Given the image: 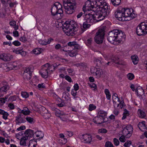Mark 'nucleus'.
<instances>
[{
  "mask_svg": "<svg viewBox=\"0 0 147 147\" xmlns=\"http://www.w3.org/2000/svg\"><path fill=\"white\" fill-rule=\"evenodd\" d=\"M145 122L143 121L140 122L138 125V127L142 131H144L146 130V127L145 124Z\"/></svg>",
  "mask_w": 147,
  "mask_h": 147,
  "instance_id": "nucleus-21",
  "label": "nucleus"
},
{
  "mask_svg": "<svg viewBox=\"0 0 147 147\" xmlns=\"http://www.w3.org/2000/svg\"><path fill=\"white\" fill-rule=\"evenodd\" d=\"M85 19L87 22L93 23L96 22L94 15L90 13L86 14L85 17Z\"/></svg>",
  "mask_w": 147,
  "mask_h": 147,
  "instance_id": "nucleus-17",
  "label": "nucleus"
},
{
  "mask_svg": "<svg viewBox=\"0 0 147 147\" xmlns=\"http://www.w3.org/2000/svg\"><path fill=\"white\" fill-rule=\"evenodd\" d=\"M65 79L69 82H71L72 80L71 78L68 76L66 75L65 76Z\"/></svg>",
  "mask_w": 147,
  "mask_h": 147,
  "instance_id": "nucleus-64",
  "label": "nucleus"
},
{
  "mask_svg": "<svg viewBox=\"0 0 147 147\" xmlns=\"http://www.w3.org/2000/svg\"><path fill=\"white\" fill-rule=\"evenodd\" d=\"M66 116L65 114H63L62 115H61L60 116V118L61 120L64 121H67V119L65 117Z\"/></svg>",
  "mask_w": 147,
  "mask_h": 147,
  "instance_id": "nucleus-42",
  "label": "nucleus"
},
{
  "mask_svg": "<svg viewBox=\"0 0 147 147\" xmlns=\"http://www.w3.org/2000/svg\"><path fill=\"white\" fill-rule=\"evenodd\" d=\"M68 54L71 57H74L76 56L78 54V51L77 50H72V51H67Z\"/></svg>",
  "mask_w": 147,
  "mask_h": 147,
  "instance_id": "nucleus-24",
  "label": "nucleus"
},
{
  "mask_svg": "<svg viewBox=\"0 0 147 147\" xmlns=\"http://www.w3.org/2000/svg\"><path fill=\"white\" fill-rule=\"evenodd\" d=\"M92 41V40L91 38L88 39L87 40V42H86L87 45L88 46L90 45L91 44Z\"/></svg>",
  "mask_w": 147,
  "mask_h": 147,
  "instance_id": "nucleus-62",
  "label": "nucleus"
},
{
  "mask_svg": "<svg viewBox=\"0 0 147 147\" xmlns=\"http://www.w3.org/2000/svg\"><path fill=\"white\" fill-rule=\"evenodd\" d=\"M85 7L86 10H89L95 8V0H88L86 1L83 7Z\"/></svg>",
  "mask_w": 147,
  "mask_h": 147,
  "instance_id": "nucleus-13",
  "label": "nucleus"
},
{
  "mask_svg": "<svg viewBox=\"0 0 147 147\" xmlns=\"http://www.w3.org/2000/svg\"><path fill=\"white\" fill-rule=\"evenodd\" d=\"M122 11V8L120 10H117L115 13V17L119 21H126L127 20L125 19V17L123 15L124 14L123 12Z\"/></svg>",
  "mask_w": 147,
  "mask_h": 147,
  "instance_id": "nucleus-12",
  "label": "nucleus"
},
{
  "mask_svg": "<svg viewBox=\"0 0 147 147\" xmlns=\"http://www.w3.org/2000/svg\"><path fill=\"white\" fill-rule=\"evenodd\" d=\"M88 22H84L83 24V26L84 28L86 29L89 28L90 26V24H87Z\"/></svg>",
  "mask_w": 147,
  "mask_h": 147,
  "instance_id": "nucleus-45",
  "label": "nucleus"
},
{
  "mask_svg": "<svg viewBox=\"0 0 147 147\" xmlns=\"http://www.w3.org/2000/svg\"><path fill=\"white\" fill-rule=\"evenodd\" d=\"M49 66V63H47L42 66L41 69L39 72L42 77L47 78L48 76V70L52 71V70L51 69Z\"/></svg>",
  "mask_w": 147,
  "mask_h": 147,
  "instance_id": "nucleus-9",
  "label": "nucleus"
},
{
  "mask_svg": "<svg viewBox=\"0 0 147 147\" xmlns=\"http://www.w3.org/2000/svg\"><path fill=\"white\" fill-rule=\"evenodd\" d=\"M49 67L50 68L51 67H53V70H55L56 67L59 65V64L57 65L56 63H54L53 65H50V64L49 63Z\"/></svg>",
  "mask_w": 147,
  "mask_h": 147,
  "instance_id": "nucleus-51",
  "label": "nucleus"
},
{
  "mask_svg": "<svg viewBox=\"0 0 147 147\" xmlns=\"http://www.w3.org/2000/svg\"><path fill=\"white\" fill-rule=\"evenodd\" d=\"M96 108V106L92 104H90L89 105L88 110L90 111H91L94 110Z\"/></svg>",
  "mask_w": 147,
  "mask_h": 147,
  "instance_id": "nucleus-40",
  "label": "nucleus"
},
{
  "mask_svg": "<svg viewBox=\"0 0 147 147\" xmlns=\"http://www.w3.org/2000/svg\"><path fill=\"white\" fill-rule=\"evenodd\" d=\"M9 63L8 64H3V65H2V68L4 70H5L6 71H7L9 70H11V69H10V68H9Z\"/></svg>",
  "mask_w": 147,
  "mask_h": 147,
  "instance_id": "nucleus-36",
  "label": "nucleus"
},
{
  "mask_svg": "<svg viewBox=\"0 0 147 147\" xmlns=\"http://www.w3.org/2000/svg\"><path fill=\"white\" fill-rule=\"evenodd\" d=\"M76 42H70L68 43L67 45L70 47H73L74 45H75V44L76 43Z\"/></svg>",
  "mask_w": 147,
  "mask_h": 147,
  "instance_id": "nucleus-54",
  "label": "nucleus"
},
{
  "mask_svg": "<svg viewBox=\"0 0 147 147\" xmlns=\"http://www.w3.org/2000/svg\"><path fill=\"white\" fill-rule=\"evenodd\" d=\"M133 131L132 126L131 125H128L123 128L122 133L123 135L126 138H129L131 136Z\"/></svg>",
  "mask_w": 147,
  "mask_h": 147,
  "instance_id": "nucleus-10",
  "label": "nucleus"
},
{
  "mask_svg": "<svg viewBox=\"0 0 147 147\" xmlns=\"http://www.w3.org/2000/svg\"><path fill=\"white\" fill-rule=\"evenodd\" d=\"M96 64L97 66L100 67L101 66V65L102 64L101 62V61L99 59H96Z\"/></svg>",
  "mask_w": 147,
  "mask_h": 147,
  "instance_id": "nucleus-55",
  "label": "nucleus"
},
{
  "mask_svg": "<svg viewBox=\"0 0 147 147\" xmlns=\"http://www.w3.org/2000/svg\"><path fill=\"white\" fill-rule=\"evenodd\" d=\"M122 8V11L123 12V15L125 17V19L127 17H130L131 18H135L136 15L133 12V10L132 9H125Z\"/></svg>",
  "mask_w": 147,
  "mask_h": 147,
  "instance_id": "nucleus-11",
  "label": "nucleus"
},
{
  "mask_svg": "<svg viewBox=\"0 0 147 147\" xmlns=\"http://www.w3.org/2000/svg\"><path fill=\"white\" fill-rule=\"evenodd\" d=\"M13 36L15 37H18L19 36V32L16 30H15V31H14L13 32Z\"/></svg>",
  "mask_w": 147,
  "mask_h": 147,
  "instance_id": "nucleus-63",
  "label": "nucleus"
},
{
  "mask_svg": "<svg viewBox=\"0 0 147 147\" xmlns=\"http://www.w3.org/2000/svg\"><path fill=\"white\" fill-rule=\"evenodd\" d=\"M136 32L138 36H144L147 34V22H141L137 27Z\"/></svg>",
  "mask_w": 147,
  "mask_h": 147,
  "instance_id": "nucleus-5",
  "label": "nucleus"
},
{
  "mask_svg": "<svg viewBox=\"0 0 147 147\" xmlns=\"http://www.w3.org/2000/svg\"><path fill=\"white\" fill-rule=\"evenodd\" d=\"M114 143L115 145L117 146L119 145V142L118 140L116 138H114L113 139Z\"/></svg>",
  "mask_w": 147,
  "mask_h": 147,
  "instance_id": "nucleus-53",
  "label": "nucleus"
},
{
  "mask_svg": "<svg viewBox=\"0 0 147 147\" xmlns=\"http://www.w3.org/2000/svg\"><path fill=\"white\" fill-rule=\"evenodd\" d=\"M97 69L94 67H93L91 68L90 71L91 73L93 74V75H94Z\"/></svg>",
  "mask_w": 147,
  "mask_h": 147,
  "instance_id": "nucleus-46",
  "label": "nucleus"
},
{
  "mask_svg": "<svg viewBox=\"0 0 147 147\" xmlns=\"http://www.w3.org/2000/svg\"><path fill=\"white\" fill-rule=\"evenodd\" d=\"M127 77L129 80H131L134 78V76L133 74L130 73L127 74Z\"/></svg>",
  "mask_w": 147,
  "mask_h": 147,
  "instance_id": "nucleus-41",
  "label": "nucleus"
},
{
  "mask_svg": "<svg viewBox=\"0 0 147 147\" xmlns=\"http://www.w3.org/2000/svg\"><path fill=\"white\" fill-rule=\"evenodd\" d=\"M91 136L88 134H85L82 135L81 140L82 142L85 143H89L92 140Z\"/></svg>",
  "mask_w": 147,
  "mask_h": 147,
  "instance_id": "nucleus-14",
  "label": "nucleus"
},
{
  "mask_svg": "<svg viewBox=\"0 0 147 147\" xmlns=\"http://www.w3.org/2000/svg\"><path fill=\"white\" fill-rule=\"evenodd\" d=\"M125 136L123 135L121 136L120 137L119 140L121 142H125L126 140L125 138Z\"/></svg>",
  "mask_w": 147,
  "mask_h": 147,
  "instance_id": "nucleus-48",
  "label": "nucleus"
},
{
  "mask_svg": "<svg viewBox=\"0 0 147 147\" xmlns=\"http://www.w3.org/2000/svg\"><path fill=\"white\" fill-rule=\"evenodd\" d=\"M107 7H105V9H98L97 8V11L94 14V16L96 22L101 21L104 19L105 17L109 13V11L106 10Z\"/></svg>",
  "mask_w": 147,
  "mask_h": 147,
  "instance_id": "nucleus-4",
  "label": "nucleus"
},
{
  "mask_svg": "<svg viewBox=\"0 0 147 147\" xmlns=\"http://www.w3.org/2000/svg\"><path fill=\"white\" fill-rule=\"evenodd\" d=\"M62 5L58 2L55 3L51 8V15L57 20L61 18L63 16V11Z\"/></svg>",
  "mask_w": 147,
  "mask_h": 147,
  "instance_id": "nucleus-2",
  "label": "nucleus"
},
{
  "mask_svg": "<svg viewBox=\"0 0 147 147\" xmlns=\"http://www.w3.org/2000/svg\"><path fill=\"white\" fill-rule=\"evenodd\" d=\"M65 134L69 137H71L73 135V132L70 131H66L65 132Z\"/></svg>",
  "mask_w": 147,
  "mask_h": 147,
  "instance_id": "nucleus-58",
  "label": "nucleus"
},
{
  "mask_svg": "<svg viewBox=\"0 0 147 147\" xmlns=\"http://www.w3.org/2000/svg\"><path fill=\"white\" fill-rule=\"evenodd\" d=\"M125 35L121 31L115 30L110 32L107 36L108 40L113 43L114 42H120L125 41Z\"/></svg>",
  "mask_w": 147,
  "mask_h": 147,
  "instance_id": "nucleus-1",
  "label": "nucleus"
},
{
  "mask_svg": "<svg viewBox=\"0 0 147 147\" xmlns=\"http://www.w3.org/2000/svg\"><path fill=\"white\" fill-rule=\"evenodd\" d=\"M62 47L61 46V45L59 44H56L55 46V49L56 50H62Z\"/></svg>",
  "mask_w": 147,
  "mask_h": 147,
  "instance_id": "nucleus-49",
  "label": "nucleus"
},
{
  "mask_svg": "<svg viewBox=\"0 0 147 147\" xmlns=\"http://www.w3.org/2000/svg\"><path fill=\"white\" fill-rule=\"evenodd\" d=\"M26 122V121L24 119H23L22 117H21L19 119V121H17L18 123H16L18 124V123H24Z\"/></svg>",
  "mask_w": 147,
  "mask_h": 147,
  "instance_id": "nucleus-56",
  "label": "nucleus"
},
{
  "mask_svg": "<svg viewBox=\"0 0 147 147\" xmlns=\"http://www.w3.org/2000/svg\"><path fill=\"white\" fill-rule=\"evenodd\" d=\"M39 42L40 44L42 45H47V41L44 40H39Z\"/></svg>",
  "mask_w": 147,
  "mask_h": 147,
  "instance_id": "nucleus-61",
  "label": "nucleus"
},
{
  "mask_svg": "<svg viewBox=\"0 0 147 147\" xmlns=\"http://www.w3.org/2000/svg\"><path fill=\"white\" fill-rule=\"evenodd\" d=\"M74 48H73V49H74V50H76L77 49H78L80 48V47L79 45L77 44L76 42V43L75 44V45H74Z\"/></svg>",
  "mask_w": 147,
  "mask_h": 147,
  "instance_id": "nucleus-57",
  "label": "nucleus"
},
{
  "mask_svg": "<svg viewBox=\"0 0 147 147\" xmlns=\"http://www.w3.org/2000/svg\"><path fill=\"white\" fill-rule=\"evenodd\" d=\"M107 113L105 111L100 110L98 112V115L105 120Z\"/></svg>",
  "mask_w": 147,
  "mask_h": 147,
  "instance_id": "nucleus-25",
  "label": "nucleus"
},
{
  "mask_svg": "<svg viewBox=\"0 0 147 147\" xmlns=\"http://www.w3.org/2000/svg\"><path fill=\"white\" fill-rule=\"evenodd\" d=\"M20 110L21 111L20 112L18 111L19 113H22L24 115H28L30 114V111L26 107L24 108L23 110H21L20 109Z\"/></svg>",
  "mask_w": 147,
  "mask_h": 147,
  "instance_id": "nucleus-22",
  "label": "nucleus"
},
{
  "mask_svg": "<svg viewBox=\"0 0 147 147\" xmlns=\"http://www.w3.org/2000/svg\"><path fill=\"white\" fill-rule=\"evenodd\" d=\"M9 88V86L8 85H6L0 88V91L1 92H5L7 91Z\"/></svg>",
  "mask_w": 147,
  "mask_h": 147,
  "instance_id": "nucleus-32",
  "label": "nucleus"
},
{
  "mask_svg": "<svg viewBox=\"0 0 147 147\" xmlns=\"http://www.w3.org/2000/svg\"><path fill=\"white\" fill-rule=\"evenodd\" d=\"M102 74V69H98L96 72L94 76H96L97 78H100Z\"/></svg>",
  "mask_w": 147,
  "mask_h": 147,
  "instance_id": "nucleus-30",
  "label": "nucleus"
},
{
  "mask_svg": "<svg viewBox=\"0 0 147 147\" xmlns=\"http://www.w3.org/2000/svg\"><path fill=\"white\" fill-rule=\"evenodd\" d=\"M131 144V141H127L124 144V146L125 147H129Z\"/></svg>",
  "mask_w": 147,
  "mask_h": 147,
  "instance_id": "nucleus-44",
  "label": "nucleus"
},
{
  "mask_svg": "<svg viewBox=\"0 0 147 147\" xmlns=\"http://www.w3.org/2000/svg\"><path fill=\"white\" fill-rule=\"evenodd\" d=\"M25 136L22 138L20 140V143L21 145L26 146V141L28 139H30V138L33 137L34 135V131L30 129H28L24 132Z\"/></svg>",
  "mask_w": 147,
  "mask_h": 147,
  "instance_id": "nucleus-6",
  "label": "nucleus"
},
{
  "mask_svg": "<svg viewBox=\"0 0 147 147\" xmlns=\"http://www.w3.org/2000/svg\"><path fill=\"white\" fill-rule=\"evenodd\" d=\"M93 121L95 123L98 124H101L105 122L103 118L98 115L94 118Z\"/></svg>",
  "mask_w": 147,
  "mask_h": 147,
  "instance_id": "nucleus-18",
  "label": "nucleus"
},
{
  "mask_svg": "<svg viewBox=\"0 0 147 147\" xmlns=\"http://www.w3.org/2000/svg\"><path fill=\"white\" fill-rule=\"evenodd\" d=\"M9 68L11 70L15 68L18 65L17 62L16 61L11 62L9 63Z\"/></svg>",
  "mask_w": 147,
  "mask_h": 147,
  "instance_id": "nucleus-26",
  "label": "nucleus"
},
{
  "mask_svg": "<svg viewBox=\"0 0 147 147\" xmlns=\"http://www.w3.org/2000/svg\"><path fill=\"white\" fill-rule=\"evenodd\" d=\"M32 71L29 68H26L24 71L23 78L25 80H29L32 77Z\"/></svg>",
  "mask_w": 147,
  "mask_h": 147,
  "instance_id": "nucleus-16",
  "label": "nucleus"
},
{
  "mask_svg": "<svg viewBox=\"0 0 147 147\" xmlns=\"http://www.w3.org/2000/svg\"><path fill=\"white\" fill-rule=\"evenodd\" d=\"M0 59L5 61H9L10 60V55L4 53L0 54Z\"/></svg>",
  "mask_w": 147,
  "mask_h": 147,
  "instance_id": "nucleus-19",
  "label": "nucleus"
},
{
  "mask_svg": "<svg viewBox=\"0 0 147 147\" xmlns=\"http://www.w3.org/2000/svg\"><path fill=\"white\" fill-rule=\"evenodd\" d=\"M112 4L115 6H116L119 5L121 0H111Z\"/></svg>",
  "mask_w": 147,
  "mask_h": 147,
  "instance_id": "nucleus-34",
  "label": "nucleus"
},
{
  "mask_svg": "<svg viewBox=\"0 0 147 147\" xmlns=\"http://www.w3.org/2000/svg\"><path fill=\"white\" fill-rule=\"evenodd\" d=\"M12 44L16 46H18L21 45L20 42L18 40H15L13 41L12 42Z\"/></svg>",
  "mask_w": 147,
  "mask_h": 147,
  "instance_id": "nucleus-52",
  "label": "nucleus"
},
{
  "mask_svg": "<svg viewBox=\"0 0 147 147\" xmlns=\"http://www.w3.org/2000/svg\"><path fill=\"white\" fill-rule=\"evenodd\" d=\"M112 100L113 101L120 100L117 94L116 93H114L112 96Z\"/></svg>",
  "mask_w": 147,
  "mask_h": 147,
  "instance_id": "nucleus-38",
  "label": "nucleus"
},
{
  "mask_svg": "<svg viewBox=\"0 0 147 147\" xmlns=\"http://www.w3.org/2000/svg\"><path fill=\"white\" fill-rule=\"evenodd\" d=\"M104 34V30L103 29H99L96 33V35L94 38L95 42L98 44L102 43Z\"/></svg>",
  "mask_w": 147,
  "mask_h": 147,
  "instance_id": "nucleus-8",
  "label": "nucleus"
},
{
  "mask_svg": "<svg viewBox=\"0 0 147 147\" xmlns=\"http://www.w3.org/2000/svg\"><path fill=\"white\" fill-rule=\"evenodd\" d=\"M21 94L22 97L25 98H27L29 96L28 93L26 92H22Z\"/></svg>",
  "mask_w": 147,
  "mask_h": 147,
  "instance_id": "nucleus-39",
  "label": "nucleus"
},
{
  "mask_svg": "<svg viewBox=\"0 0 147 147\" xmlns=\"http://www.w3.org/2000/svg\"><path fill=\"white\" fill-rule=\"evenodd\" d=\"M8 113L6 112L3 115V117L5 119H7V117L9 115Z\"/></svg>",
  "mask_w": 147,
  "mask_h": 147,
  "instance_id": "nucleus-59",
  "label": "nucleus"
},
{
  "mask_svg": "<svg viewBox=\"0 0 147 147\" xmlns=\"http://www.w3.org/2000/svg\"><path fill=\"white\" fill-rule=\"evenodd\" d=\"M132 62L134 65L137 64L138 62V58L136 55H134L131 57Z\"/></svg>",
  "mask_w": 147,
  "mask_h": 147,
  "instance_id": "nucleus-29",
  "label": "nucleus"
},
{
  "mask_svg": "<svg viewBox=\"0 0 147 147\" xmlns=\"http://www.w3.org/2000/svg\"><path fill=\"white\" fill-rule=\"evenodd\" d=\"M138 114L139 117L141 118H144L146 115L145 113L143 111L140 110H138Z\"/></svg>",
  "mask_w": 147,
  "mask_h": 147,
  "instance_id": "nucleus-31",
  "label": "nucleus"
},
{
  "mask_svg": "<svg viewBox=\"0 0 147 147\" xmlns=\"http://www.w3.org/2000/svg\"><path fill=\"white\" fill-rule=\"evenodd\" d=\"M63 6L65 9V12L68 14H72L76 7L74 6H69L65 3L63 4Z\"/></svg>",
  "mask_w": 147,
  "mask_h": 147,
  "instance_id": "nucleus-15",
  "label": "nucleus"
},
{
  "mask_svg": "<svg viewBox=\"0 0 147 147\" xmlns=\"http://www.w3.org/2000/svg\"><path fill=\"white\" fill-rule=\"evenodd\" d=\"M42 49L40 48H36L34 49L31 51V53H33L35 55H38L41 53Z\"/></svg>",
  "mask_w": 147,
  "mask_h": 147,
  "instance_id": "nucleus-27",
  "label": "nucleus"
},
{
  "mask_svg": "<svg viewBox=\"0 0 147 147\" xmlns=\"http://www.w3.org/2000/svg\"><path fill=\"white\" fill-rule=\"evenodd\" d=\"M105 147H113V145L110 142H107L105 145Z\"/></svg>",
  "mask_w": 147,
  "mask_h": 147,
  "instance_id": "nucleus-50",
  "label": "nucleus"
},
{
  "mask_svg": "<svg viewBox=\"0 0 147 147\" xmlns=\"http://www.w3.org/2000/svg\"><path fill=\"white\" fill-rule=\"evenodd\" d=\"M63 30L67 35H72L74 32L77 30V25L74 22L66 21L63 24Z\"/></svg>",
  "mask_w": 147,
  "mask_h": 147,
  "instance_id": "nucleus-3",
  "label": "nucleus"
},
{
  "mask_svg": "<svg viewBox=\"0 0 147 147\" xmlns=\"http://www.w3.org/2000/svg\"><path fill=\"white\" fill-rule=\"evenodd\" d=\"M67 140L66 138H61V139H59V142L60 144H65L67 142Z\"/></svg>",
  "mask_w": 147,
  "mask_h": 147,
  "instance_id": "nucleus-37",
  "label": "nucleus"
},
{
  "mask_svg": "<svg viewBox=\"0 0 147 147\" xmlns=\"http://www.w3.org/2000/svg\"><path fill=\"white\" fill-rule=\"evenodd\" d=\"M135 91L138 96L143 95L144 93V90L141 87H137L135 90Z\"/></svg>",
  "mask_w": 147,
  "mask_h": 147,
  "instance_id": "nucleus-23",
  "label": "nucleus"
},
{
  "mask_svg": "<svg viewBox=\"0 0 147 147\" xmlns=\"http://www.w3.org/2000/svg\"><path fill=\"white\" fill-rule=\"evenodd\" d=\"M114 106L115 107L116 106L117 107H119V104H120V101H113Z\"/></svg>",
  "mask_w": 147,
  "mask_h": 147,
  "instance_id": "nucleus-43",
  "label": "nucleus"
},
{
  "mask_svg": "<svg viewBox=\"0 0 147 147\" xmlns=\"http://www.w3.org/2000/svg\"><path fill=\"white\" fill-rule=\"evenodd\" d=\"M107 7L106 10L109 11L110 7H108L104 0H95V8L98 7V9H105V7Z\"/></svg>",
  "mask_w": 147,
  "mask_h": 147,
  "instance_id": "nucleus-7",
  "label": "nucleus"
},
{
  "mask_svg": "<svg viewBox=\"0 0 147 147\" xmlns=\"http://www.w3.org/2000/svg\"><path fill=\"white\" fill-rule=\"evenodd\" d=\"M16 22L15 21H12L9 22L10 25L13 27L14 29L15 30H17L18 29V25H16Z\"/></svg>",
  "mask_w": 147,
  "mask_h": 147,
  "instance_id": "nucleus-28",
  "label": "nucleus"
},
{
  "mask_svg": "<svg viewBox=\"0 0 147 147\" xmlns=\"http://www.w3.org/2000/svg\"><path fill=\"white\" fill-rule=\"evenodd\" d=\"M105 92L106 94L107 98L108 100H110L111 98V95L109 90L107 89H105Z\"/></svg>",
  "mask_w": 147,
  "mask_h": 147,
  "instance_id": "nucleus-35",
  "label": "nucleus"
},
{
  "mask_svg": "<svg viewBox=\"0 0 147 147\" xmlns=\"http://www.w3.org/2000/svg\"><path fill=\"white\" fill-rule=\"evenodd\" d=\"M27 121L30 123H32L33 121V119L30 117H27L26 118Z\"/></svg>",
  "mask_w": 147,
  "mask_h": 147,
  "instance_id": "nucleus-47",
  "label": "nucleus"
},
{
  "mask_svg": "<svg viewBox=\"0 0 147 147\" xmlns=\"http://www.w3.org/2000/svg\"><path fill=\"white\" fill-rule=\"evenodd\" d=\"M36 136L40 138H42L44 136V134L41 131H37L35 132Z\"/></svg>",
  "mask_w": 147,
  "mask_h": 147,
  "instance_id": "nucleus-33",
  "label": "nucleus"
},
{
  "mask_svg": "<svg viewBox=\"0 0 147 147\" xmlns=\"http://www.w3.org/2000/svg\"><path fill=\"white\" fill-rule=\"evenodd\" d=\"M66 3L67 5L71 6L76 7V3L75 0H64L63 3Z\"/></svg>",
  "mask_w": 147,
  "mask_h": 147,
  "instance_id": "nucleus-20",
  "label": "nucleus"
},
{
  "mask_svg": "<svg viewBox=\"0 0 147 147\" xmlns=\"http://www.w3.org/2000/svg\"><path fill=\"white\" fill-rule=\"evenodd\" d=\"M107 131V130L105 129H101L98 130V132L101 133H105Z\"/></svg>",
  "mask_w": 147,
  "mask_h": 147,
  "instance_id": "nucleus-60",
  "label": "nucleus"
}]
</instances>
